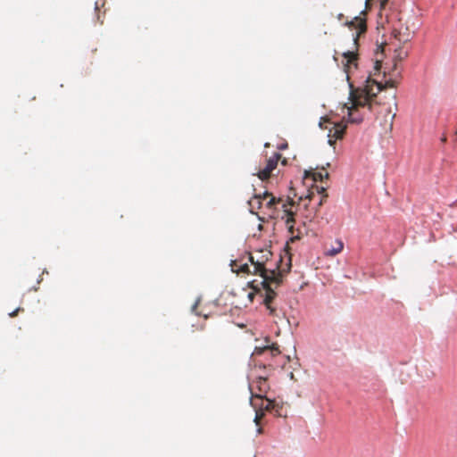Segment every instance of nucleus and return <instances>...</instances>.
<instances>
[{"mask_svg":"<svg viewBox=\"0 0 457 457\" xmlns=\"http://www.w3.org/2000/svg\"><path fill=\"white\" fill-rule=\"evenodd\" d=\"M246 254L248 261L253 265V270H250L247 262L242 263L238 260L232 262V270L237 273L259 275L262 278L260 287L259 285H254L255 281L251 282V287L256 291H260L262 288L264 290L263 304L269 310L270 314L274 316L276 315L277 309L272 303L277 296L275 289L282 283V271L278 269L271 270L266 268V263L272 255L271 252L267 249L259 250L253 253H247Z\"/></svg>","mask_w":457,"mask_h":457,"instance_id":"f257e3e1","label":"nucleus"},{"mask_svg":"<svg viewBox=\"0 0 457 457\" xmlns=\"http://www.w3.org/2000/svg\"><path fill=\"white\" fill-rule=\"evenodd\" d=\"M262 201L266 202V206L269 209H273L277 204H280L283 210V215L281 217L282 220H285L286 227L287 228L288 233L290 234V241L294 242L302 237L303 232L300 228H295V211L293 210L295 204L294 201L290 198L283 199L281 197H275L272 194L268 191L263 192L262 194H256L254 196L249 200L248 204L250 206V210L252 212L254 210H259L262 207Z\"/></svg>","mask_w":457,"mask_h":457,"instance_id":"f03ea898","label":"nucleus"},{"mask_svg":"<svg viewBox=\"0 0 457 457\" xmlns=\"http://www.w3.org/2000/svg\"><path fill=\"white\" fill-rule=\"evenodd\" d=\"M395 82L392 79L386 80L385 84L377 82L371 79V76L366 79V83L363 87L353 90L350 94V100L352 106L348 108L349 120L353 123H360L362 120L361 117H353V111L359 107L368 106L370 110H372L374 98L384 88L395 87Z\"/></svg>","mask_w":457,"mask_h":457,"instance_id":"7ed1b4c3","label":"nucleus"},{"mask_svg":"<svg viewBox=\"0 0 457 457\" xmlns=\"http://www.w3.org/2000/svg\"><path fill=\"white\" fill-rule=\"evenodd\" d=\"M347 25L352 29L351 40L353 41V47L343 52L342 55L345 60V68H350L351 65L357 66L355 62L357 60L358 41L361 36L366 32V19L361 16H356Z\"/></svg>","mask_w":457,"mask_h":457,"instance_id":"20e7f679","label":"nucleus"},{"mask_svg":"<svg viewBox=\"0 0 457 457\" xmlns=\"http://www.w3.org/2000/svg\"><path fill=\"white\" fill-rule=\"evenodd\" d=\"M320 127L328 130V137L330 145H334L337 139L343 138L346 129V124L343 121L331 122L328 120H324L323 122H320Z\"/></svg>","mask_w":457,"mask_h":457,"instance_id":"39448f33","label":"nucleus"},{"mask_svg":"<svg viewBox=\"0 0 457 457\" xmlns=\"http://www.w3.org/2000/svg\"><path fill=\"white\" fill-rule=\"evenodd\" d=\"M281 157L282 155L280 154L275 153L271 157L266 160L265 166L262 168L260 167L254 175L262 181L270 179L272 171L277 168L278 162Z\"/></svg>","mask_w":457,"mask_h":457,"instance_id":"423d86ee","label":"nucleus"},{"mask_svg":"<svg viewBox=\"0 0 457 457\" xmlns=\"http://www.w3.org/2000/svg\"><path fill=\"white\" fill-rule=\"evenodd\" d=\"M269 374H260L256 379L250 385L252 394L256 395L258 399H261L262 395H266L270 389L268 383Z\"/></svg>","mask_w":457,"mask_h":457,"instance_id":"0eeeda50","label":"nucleus"},{"mask_svg":"<svg viewBox=\"0 0 457 457\" xmlns=\"http://www.w3.org/2000/svg\"><path fill=\"white\" fill-rule=\"evenodd\" d=\"M251 405L255 410L254 422L256 425L260 424V420L264 417V411H270L275 408V402L270 399H266V404L262 400V404H258L256 400L251 399Z\"/></svg>","mask_w":457,"mask_h":457,"instance_id":"6e6552de","label":"nucleus"},{"mask_svg":"<svg viewBox=\"0 0 457 457\" xmlns=\"http://www.w3.org/2000/svg\"><path fill=\"white\" fill-rule=\"evenodd\" d=\"M413 34H414V32L411 31L407 26L403 28L401 25L400 28H395L393 30L394 37L399 42H402V43L409 42L411 39Z\"/></svg>","mask_w":457,"mask_h":457,"instance_id":"1a4fd4ad","label":"nucleus"},{"mask_svg":"<svg viewBox=\"0 0 457 457\" xmlns=\"http://www.w3.org/2000/svg\"><path fill=\"white\" fill-rule=\"evenodd\" d=\"M312 178L314 181H323V179H328V172L322 168L319 171L305 170L304 179Z\"/></svg>","mask_w":457,"mask_h":457,"instance_id":"9d476101","label":"nucleus"},{"mask_svg":"<svg viewBox=\"0 0 457 457\" xmlns=\"http://www.w3.org/2000/svg\"><path fill=\"white\" fill-rule=\"evenodd\" d=\"M343 248H344V243L342 242V240L337 239L335 242V245H333L331 248H328L327 250L326 254L328 256H335V255L338 254L339 253H341L343 251Z\"/></svg>","mask_w":457,"mask_h":457,"instance_id":"9b49d317","label":"nucleus"},{"mask_svg":"<svg viewBox=\"0 0 457 457\" xmlns=\"http://www.w3.org/2000/svg\"><path fill=\"white\" fill-rule=\"evenodd\" d=\"M268 350L270 351V353L273 356L280 353V351H279L277 344H273L271 346H264L262 348H256L255 353L258 354H262V353H264L265 351H268Z\"/></svg>","mask_w":457,"mask_h":457,"instance_id":"f8f14e48","label":"nucleus"},{"mask_svg":"<svg viewBox=\"0 0 457 457\" xmlns=\"http://www.w3.org/2000/svg\"><path fill=\"white\" fill-rule=\"evenodd\" d=\"M317 190H318L319 194H322V197H321V199L320 200V202L318 204V207H320V206L322 205L323 202L328 197V194H326V188L324 187H317Z\"/></svg>","mask_w":457,"mask_h":457,"instance_id":"ddd939ff","label":"nucleus"},{"mask_svg":"<svg viewBox=\"0 0 457 457\" xmlns=\"http://www.w3.org/2000/svg\"><path fill=\"white\" fill-rule=\"evenodd\" d=\"M257 397H258V396H257L256 395H253H253H252L251 399L256 400V402L258 403V404H262V401H263V403H264V404H266V399H268V398L266 397V395H262V396L261 397V399H258Z\"/></svg>","mask_w":457,"mask_h":457,"instance_id":"4468645a","label":"nucleus"},{"mask_svg":"<svg viewBox=\"0 0 457 457\" xmlns=\"http://www.w3.org/2000/svg\"><path fill=\"white\" fill-rule=\"evenodd\" d=\"M281 410L282 406L275 403V408L272 409L270 411H274L278 416H282Z\"/></svg>","mask_w":457,"mask_h":457,"instance_id":"2eb2a0df","label":"nucleus"},{"mask_svg":"<svg viewBox=\"0 0 457 457\" xmlns=\"http://www.w3.org/2000/svg\"><path fill=\"white\" fill-rule=\"evenodd\" d=\"M23 311H24V309H23V308L18 307V308H17V309H15L13 312H10V313H9V316H10L11 318L16 317L20 312H23Z\"/></svg>","mask_w":457,"mask_h":457,"instance_id":"dca6fc26","label":"nucleus"},{"mask_svg":"<svg viewBox=\"0 0 457 457\" xmlns=\"http://www.w3.org/2000/svg\"><path fill=\"white\" fill-rule=\"evenodd\" d=\"M316 212H317V209L315 210V212L313 213H309L308 215H306L305 219L308 220L309 221H312V219L316 216Z\"/></svg>","mask_w":457,"mask_h":457,"instance_id":"f3484780","label":"nucleus"},{"mask_svg":"<svg viewBox=\"0 0 457 457\" xmlns=\"http://www.w3.org/2000/svg\"><path fill=\"white\" fill-rule=\"evenodd\" d=\"M407 56V53L404 52L403 53L402 51H400V53L398 54L397 55V58L402 61L403 58H405Z\"/></svg>","mask_w":457,"mask_h":457,"instance_id":"a211bd4d","label":"nucleus"},{"mask_svg":"<svg viewBox=\"0 0 457 457\" xmlns=\"http://www.w3.org/2000/svg\"><path fill=\"white\" fill-rule=\"evenodd\" d=\"M380 68H381V62L378 61H376L375 65H374L375 71H379Z\"/></svg>","mask_w":457,"mask_h":457,"instance_id":"6ab92c4d","label":"nucleus"},{"mask_svg":"<svg viewBox=\"0 0 457 457\" xmlns=\"http://www.w3.org/2000/svg\"><path fill=\"white\" fill-rule=\"evenodd\" d=\"M257 432H258V434H262V428H259L257 429Z\"/></svg>","mask_w":457,"mask_h":457,"instance_id":"aec40b11","label":"nucleus"},{"mask_svg":"<svg viewBox=\"0 0 457 457\" xmlns=\"http://www.w3.org/2000/svg\"><path fill=\"white\" fill-rule=\"evenodd\" d=\"M259 369L266 370V369H267V367H266L265 365H263V366H259Z\"/></svg>","mask_w":457,"mask_h":457,"instance_id":"412c9836","label":"nucleus"},{"mask_svg":"<svg viewBox=\"0 0 457 457\" xmlns=\"http://www.w3.org/2000/svg\"><path fill=\"white\" fill-rule=\"evenodd\" d=\"M282 164H283V165H286V164H287V160H286V159H284V160L282 161Z\"/></svg>","mask_w":457,"mask_h":457,"instance_id":"4be33fe9","label":"nucleus"},{"mask_svg":"<svg viewBox=\"0 0 457 457\" xmlns=\"http://www.w3.org/2000/svg\"><path fill=\"white\" fill-rule=\"evenodd\" d=\"M286 147H287V145H282V146H280L279 148H280V149H284V148H286Z\"/></svg>","mask_w":457,"mask_h":457,"instance_id":"5701e85b","label":"nucleus"},{"mask_svg":"<svg viewBox=\"0 0 457 457\" xmlns=\"http://www.w3.org/2000/svg\"><path fill=\"white\" fill-rule=\"evenodd\" d=\"M456 135H457V129H456Z\"/></svg>","mask_w":457,"mask_h":457,"instance_id":"b1692460","label":"nucleus"}]
</instances>
